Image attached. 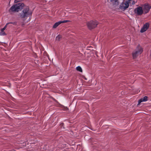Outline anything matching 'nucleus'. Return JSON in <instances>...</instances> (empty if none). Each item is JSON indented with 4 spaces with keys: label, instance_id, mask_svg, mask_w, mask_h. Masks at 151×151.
<instances>
[{
    "label": "nucleus",
    "instance_id": "1",
    "mask_svg": "<svg viewBox=\"0 0 151 151\" xmlns=\"http://www.w3.org/2000/svg\"><path fill=\"white\" fill-rule=\"evenodd\" d=\"M32 13V12L29 9V7L27 6L24 8L19 13V17L20 18L25 20L31 16Z\"/></svg>",
    "mask_w": 151,
    "mask_h": 151
},
{
    "label": "nucleus",
    "instance_id": "2",
    "mask_svg": "<svg viewBox=\"0 0 151 151\" xmlns=\"http://www.w3.org/2000/svg\"><path fill=\"white\" fill-rule=\"evenodd\" d=\"M24 4L22 3H19L12 6L9 9V12H18L23 9Z\"/></svg>",
    "mask_w": 151,
    "mask_h": 151
},
{
    "label": "nucleus",
    "instance_id": "3",
    "mask_svg": "<svg viewBox=\"0 0 151 151\" xmlns=\"http://www.w3.org/2000/svg\"><path fill=\"white\" fill-rule=\"evenodd\" d=\"M143 51V48L139 45L136 48L135 51L132 53L133 58H136Z\"/></svg>",
    "mask_w": 151,
    "mask_h": 151
},
{
    "label": "nucleus",
    "instance_id": "4",
    "mask_svg": "<svg viewBox=\"0 0 151 151\" xmlns=\"http://www.w3.org/2000/svg\"><path fill=\"white\" fill-rule=\"evenodd\" d=\"M134 12L135 14L138 16H140L144 14L143 7L141 6H138L135 8L134 9Z\"/></svg>",
    "mask_w": 151,
    "mask_h": 151
},
{
    "label": "nucleus",
    "instance_id": "5",
    "mask_svg": "<svg viewBox=\"0 0 151 151\" xmlns=\"http://www.w3.org/2000/svg\"><path fill=\"white\" fill-rule=\"evenodd\" d=\"M98 23V22L96 21H91L87 23V25L88 28L91 29L96 27Z\"/></svg>",
    "mask_w": 151,
    "mask_h": 151
},
{
    "label": "nucleus",
    "instance_id": "6",
    "mask_svg": "<svg viewBox=\"0 0 151 151\" xmlns=\"http://www.w3.org/2000/svg\"><path fill=\"white\" fill-rule=\"evenodd\" d=\"M151 8V6L148 4H145L143 5V10L144 14H146L149 12Z\"/></svg>",
    "mask_w": 151,
    "mask_h": 151
},
{
    "label": "nucleus",
    "instance_id": "7",
    "mask_svg": "<svg viewBox=\"0 0 151 151\" xmlns=\"http://www.w3.org/2000/svg\"><path fill=\"white\" fill-rule=\"evenodd\" d=\"M129 3L127 0L124 2H122L121 4L120 8L123 10H125L129 6Z\"/></svg>",
    "mask_w": 151,
    "mask_h": 151
},
{
    "label": "nucleus",
    "instance_id": "8",
    "mask_svg": "<svg viewBox=\"0 0 151 151\" xmlns=\"http://www.w3.org/2000/svg\"><path fill=\"white\" fill-rule=\"evenodd\" d=\"M147 100V96H145L143 98L140 99L138 101V104H139L142 102H145Z\"/></svg>",
    "mask_w": 151,
    "mask_h": 151
},
{
    "label": "nucleus",
    "instance_id": "9",
    "mask_svg": "<svg viewBox=\"0 0 151 151\" xmlns=\"http://www.w3.org/2000/svg\"><path fill=\"white\" fill-rule=\"evenodd\" d=\"M61 21H59L56 22L53 26V28H56L59 25L61 24Z\"/></svg>",
    "mask_w": 151,
    "mask_h": 151
},
{
    "label": "nucleus",
    "instance_id": "10",
    "mask_svg": "<svg viewBox=\"0 0 151 151\" xmlns=\"http://www.w3.org/2000/svg\"><path fill=\"white\" fill-rule=\"evenodd\" d=\"M143 27L146 29H147L149 27V24L148 23H147L144 24Z\"/></svg>",
    "mask_w": 151,
    "mask_h": 151
},
{
    "label": "nucleus",
    "instance_id": "11",
    "mask_svg": "<svg viewBox=\"0 0 151 151\" xmlns=\"http://www.w3.org/2000/svg\"><path fill=\"white\" fill-rule=\"evenodd\" d=\"M76 70L80 72H82V69L80 66H78L76 67Z\"/></svg>",
    "mask_w": 151,
    "mask_h": 151
},
{
    "label": "nucleus",
    "instance_id": "12",
    "mask_svg": "<svg viewBox=\"0 0 151 151\" xmlns=\"http://www.w3.org/2000/svg\"><path fill=\"white\" fill-rule=\"evenodd\" d=\"M147 30V29H146L145 28L143 27L141 29L140 32L141 33H143L145 32Z\"/></svg>",
    "mask_w": 151,
    "mask_h": 151
},
{
    "label": "nucleus",
    "instance_id": "13",
    "mask_svg": "<svg viewBox=\"0 0 151 151\" xmlns=\"http://www.w3.org/2000/svg\"><path fill=\"white\" fill-rule=\"evenodd\" d=\"M6 35V34L4 32V31H1V32H0V35L3 36Z\"/></svg>",
    "mask_w": 151,
    "mask_h": 151
},
{
    "label": "nucleus",
    "instance_id": "14",
    "mask_svg": "<svg viewBox=\"0 0 151 151\" xmlns=\"http://www.w3.org/2000/svg\"><path fill=\"white\" fill-rule=\"evenodd\" d=\"M61 38V36L58 35L56 37L55 39L56 40L59 41L60 40V39Z\"/></svg>",
    "mask_w": 151,
    "mask_h": 151
},
{
    "label": "nucleus",
    "instance_id": "15",
    "mask_svg": "<svg viewBox=\"0 0 151 151\" xmlns=\"http://www.w3.org/2000/svg\"><path fill=\"white\" fill-rule=\"evenodd\" d=\"M8 23H9V24H12L14 25H16V22H8Z\"/></svg>",
    "mask_w": 151,
    "mask_h": 151
},
{
    "label": "nucleus",
    "instance_id": "16",
    "mask_svg": "<svg viewBox=\"0 0 151 151\" xmlns=\"http://www.w3.org/2000/svg\"><path fill=\"white\" fill-rule=\"evenodd\" d=\"M69 21L68 20H63L62 21H61V23H66L68 22Z\"/></svg>",
    "mask_w": 151,
    "mask_h": 151
},
{
    "label": "nucleus",
    "instance_id": "17",
    "mask_svg": "<svg viewBox=\"0 0 151 151\" xmlns=\"http://www.w3.org/2000/svg\"><path fill=\"white\" fill-rule=\"evenodd\" d=\"M21 0H14V2L15 3H17V2H18L20 1H21Z\"/></svg>",
    "mask_w": 151,
    "mask_h": 151
},
{
    "label": "nucleus",
    "instance_id": "18",
    "mask_svg": "<svg viewBox=\"0 0 151 151\" xmlns=\"http://www.w3.org/2000/svg\"><path fill=\"white\" fill-rule=\"evenodd\" d=\"M136 2H135L134 1H133L132 3V5H134Z\"/></svg>",
    "mask_w": 151,
    "mask_h": 151
},
{
    "label": "nucleus",
    "instance_id": "19",
    "mask_svg": "<svg viewBox=\"0 0 151 151\" xmlns=\"http://www.w3.org/2000/svg\"><path fill=\"white\" fill-rule=\"evenodd\" d=\"M9 24V23H7L6 24V25H5V26H4V28H5V29L6 28V27L7 26V25Z\"/></svg>",
    "mask_w": 151,
    "mask_h": 151
},
{
    "label": "nucleus",
    "instance_id": "20",
    "mask_svg": "<svg viewBox=\"0 0 151 151\" xmlns=\"http://www.w3.org/2000/svg\"><path fill=\"white\" fill-rule=\"evenodd\" d=\"M5 29H5V28L3 27V28L1 29V31H4V30Z\"/></svg>",
    "mask_w": 151,
    "mask_h": 151
},
{
    "label": "nucleus",
    "instance_id": "21",
    "mask_svg": "<svg viewBox=\"0 0 151 151\" xmlns=\"http://www.w3.org/2000/svg\"><path fill=\"white\" fill-rule=\"evenodd\" d=\"M127 1H128L129 3L130 2V1H132V0H126Z\"/></svg>",
    "mask_w": 151,
    "mask_h": 151
},
{
    "label": "nucleus",
    "instance_id": "22",
    "mask_svg": "<svg viewBox=\"0 0 151 151\" xmlns=\"http://www.w3.org/2000/svg\"><path fill=\"white\" fill-rule=\"evenodd\" d=\"M9 27H11V26H12V25H9Z\"/></svg>",
    "mask_w": 151,
    "mask_h": 151
}]
</instances>
